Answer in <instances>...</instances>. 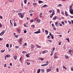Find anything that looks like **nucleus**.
I'll return each mask as SVG.
<instances>
[{
    "mask_svg": "<svg viewBox=\"0 0 73 73\" xmlns=\"http://www.w3.org/2000/svg\"><path fill=\"white\" fill-rule=\"evenodd\" d=\"M0 18L1 19H2V18H3V17L2 16H0Z\"/></svg>",
    "mask_w": 73,
    "mask_h": 73,
    "instance_id": "nucleus-57",
    "label": "nucleus"
},
{
    "mask_svg": "<svg viewBox=\"0 0 73 73\" xmlns=\"http://www.w3.org/2000/svg\"><path fill=\"white\" fill-rule=\"evenodd\" d=\"M40 71H41V69H38L37 70V73H40Z\"/></svg>",
    "mask_w": 73,
    "mask_h": 73,
    "instance_id": "nucleus-10",
    "label": "nucleus"
},
{
    "mask_svg": "<svg viewBox=\"0 0 73 73\" xmlns=\"http://www.w3.org/2000/svg\"><path fill=\"white\" fill-rule=\"evenodd\" d=\"M62 24L63 25H64L65 24V23H64V22H61Z\"/></svg>",
    "mask_w": 73,
    "mask_h": 73,
    "instance_id": "nucleus-36",
    "label": "nucleus"
},
{
    "mask_svg": "<svg viewBox=\"0 0 73 73\" xmlns=\"http://www.w3.org/2000/svg\"><path fill=\"white\" fill-rule=\"evenodd\" d=\"M45 33L46 35H48V30H45Z\"/></svg>",
    "mask_w": 73,
    "mask_h": 73,
    "instance_id": "nucleus-12",
    "label": "nucleus"
},
{
    "mask_svg": "<svg viewBox=\"0 0 73 73\" xmlns=\"http://www.w3.org/2000/svg\"><path fill=\"white\" fill-rule=\"evenodd\" d=\"M14 36L15 37H18V36H17V35H16V33H14Z\"/></svg>",
    "mask_w": 73,
    "mask_h": 73,
    "instance_id": "nucleus-22",
    "label": "nucleus"
},
{
    "mask_svg": "<svg viewBox=\"0 0 73 73\" xmlns=\"http://www.w3.org/2000/svg\"><path fill=\"white\" fill-rule=\"evenodd\" d=\"M70 17L71 18H73V16H71L70 15H69Z\"/></svg>",
    "mask_w": 73,
    "mask_h": 73,
    "instance_id": "nucleus-58",
    "label": "nucleus"
},
{
    "mask_svg": "<svg viewBox=\"0 0 73 73\" xmlns=\"http://www.w3.org/2000/svg\"><path fill=\"white\" fill-rule=\"evenodd\" d=\"M66 40L68 41V42H70L69 38H66Z\"/></svg>",
    "mask_w": 73,
    "mask_h": 73,
    "instance_id": "nucleus-20",
    "label": "nucleus"
},
{
    "mask_svg": "<svg viewBox=\"0 0 73 73\" xmlns=\"http://www.w3.org/2000/svg\"><path fill=\"white\" fill-rule=\"evenodd\" d=\"M6 65H7V64H4V67H6Z\"/></svg>",
    "mask_w": 73,
    "mask_h": 73,
    "instance_id": "nucleus-53",
    "label": "nucleus"
},
{
    "mask_svg": "<svg viewBox=\"0 0 73 73\" xmlns=\"http://www.w3.org/2000/svg\"><path fill=\"white\" fill-rule=\"evenodd\" d=\"M19 15H20L21 18H23V17H24V15H23V14H22L21 13H18Z\"/></svg>",
    "mask_w": 73,
    "mask_h": 73,
    "instance_id": "nucleus-3",
    "label": "nucleus"
},
{
    "mask_svg": "<svg viewBox=\"0 0 73 73\" xmlns=\"http://www.w3.org/2000/svg\"><path fill=\"white\" fill-rule=\"evenodd\" d=\"M54 15V11H53L51 15H52V16H53Z\"/></svg>",
    "mask_w": 73,
    "mask_h": 73,
    "instance_id": "nucleus-21",
    "label": "nucleus"
},
{
    "mask_svg": "<svg viewBox=\"0 0 73 73\" xmlns=\"http://www.w3.org/2000/svg\"><path fill=\"white\" fill-rule=\"evenodd\" d=\"M57 12H58V13H60V10L58 9V10H57Z\"/></svg>",
    "mask_w": 73,
    "mask_h": 73,
    "instance_id": "nucleus-54",
    "label": "nucleus"
},
{
    "mask_svg": "<svg viewBox=\"0 0 73 73\" xmlns=\"http://www.w3.org/2000/svg\"><path fill=\"white\" fill-rule=\"evenodd\" d=\"M16 23H14V27H16Z\"/></svg>",
    "mask_w": 73,
    "mask_h": 73,
    "instance_id": "nucleus-49",
    "label": "nucleus"
},
{
    "mask_svg": "<svg viewBox=\"0 0 73 73\" xmlns=\"http://www.w3.org/2000/svg\"><path fill=\"white\" fill-rule=\"evenodd\" d=\"M40 19H37V23H40Z\"/></svg>",
    "mask_w": 73,
    "mask_h": 73,
    "instance_id": "nucleus-30",
    "label": "nucleus"
},
{
    "mask_svg": "<svg viewBox=\"0 0 73 73\" xmlns=\"http://www.w3.org/2000/svg\"><path fill=\"white\" fill-rule=\"evenodd\" d=\"M53 15H52V14H51L50 16V18H52V17H53Z\"/></svg>",
    "mask_w": 73,
    "mask_h": 73,
    "instance_id": "nucleus-45",
    "label": "nucleus"
},
{
    "mask_svg": "<svg viewBox=\"0 0 73 73\" xmlns=\"http://www.w3.org/2000/svg\"><path fill=\"white\" fill-rule=\"evenodd\" d=\"M55 25L56 26V27H58V25H59V23H58V22H56L55 23Z\"/></svg>",
    "mask_w": 73,
    "mask_h": 73,
    "instance_id": "nucleus-5",
    "label": "nucleus"
},
{
    "mask_svg": "<svg viewBox=\"0 0 73 73\" xmlns=\"http://www.w3.org/2000/svg\"><path fill=\"white\" fill-rule=\"evenodd\" d=\"M65 58L66 59H68L69 58V57H68V56L66 55L65 56Z\"/></svg>",
    "mask_w": 73,
    "mask_h": 73,
    "instance_id": "nucleus-19",
    "label": "nucleus"
},
{
    "mask_svg": "<svg viewBox=\"0 0 73 73\" xmlns=\"http://www.w3.org/2000/svg\"><path fill=\"white\" fill-rule=\"evenodd\" d=\"M19 42H20L21 41H23V38H21L19 39Z\"/></svg>",
    "mask_w": 73,
    "mask_h": 73,
    "instance_id": "nucleus-11",
    "label": "nucleus"
},
{
    "mask_svg": "<svg viewBox=\"0 0 73 73\" xmlns=\"http://www.w3.org/2000/svg\"><path fill=\"white\" fill-rule=\"evenodd\" d=\"M60 6H62V5L61 4H59L58 5H57V7H60Z\"/></svg>",
    "mask_w": 73,
    "mask_h": 73,
    "instance_id": "nucleus-28",
    "label": "nucleus"
},
{
    "mask_svg": "<svg viewBox=\"0 0 73 73\" xmlns=\"http://www.w3.org/2000/svg\"><path fill=\"white\" fill-rule=\"evenodd\" d=\"M61 42H60L59 43V45H61Z\"/></svg>",
    "mask_w": 73,
    "mask_h": 73,
    "instance_id": "nucleus-59",
    "label": "nucleus"
},
{
    "mask_svg": "<svg viewBox=\"0 0 73 73\" xmlns=\"http://www.w3.org/2000/svg\"><path fill=\"white\" fill-rule=\"evenodd\" d=\"M24 1V3L25 4H27V0H23Z\"/></svg>",
    "mask_w": 73,
    "mask_h": 73,
    "instance_id": "nucleus-27",
    "label": "nucleus"
},
{
    "mask_svg": "<svg viewBox=\"0 0 73 73\" xmlns=\"http://www.w3.org/2000/svg\"><path fill=\"white\" fill-rule=\"evenodd\" d=\"M6 47L8 48L9 47V44H7L6 45Z\"/></svg>",
    "mask_w": 73,
    "mask_h": 73,
    "instance_id": "nucleus-29",
    "label": "nucleus"
},
{
    "mask_svg": "<svg viewBox=\"0 0 73 73\" xmlns=\"http://www.w3.org/2000/svg\"><path fill=\"white\" fill-rule=\"evenodd\" d=\"M29 12H32V10H30V11H29Z\"/></svg>",
    "mask_w": 73,
    "mask_h": 73,
    "instance_id": "nucleus-64",
    "label": "nucleus"
},
{
    "mask_svg": "<svg viewBox=\"0 0 73 73\" xmlns=\"http://www.w3.org/2000/svg\"><path fill=\"white\" fill-rule=\"evenodd\" d=\"M72 52V50L70 49H69V52Z\"/></svg>",
    "mask_w": 73,
    "mask_h": 73,
    "instance_id": "nucleus-33",
    "label": "nucleus"
},
{
    "mask_svg": "<svg viewBox=\"0 0 73 73\" xmlns=\"http://www.w3.org/2000/svg\"><path fill=\"white\" fill-rule=\"evenodd\" d=\"M41 33V32L40 31H38L34 32V33Z\"/></svg>",
    "mask_w": 73,
    "mask_h": 73,
    "instance_id": "nucleus-8",
    "label": "nucleus"
},
{
    "mask_svg": "<svg viewBox=\"0 0 73 73\" xmlns=\"http://www.w3.org/2000/svg\"><path fill=\"white\" fill-rule=\"evenodd\" d=\"M4 33H5V31H4V30L2 32L0 33V36H2V35H3L4 34Z\"/></svg>",
    "mask_w": 73,
    "mask_h": 73,
    "instance_id": "nucleus-2",
    "label": "nucleus"
},
{
    "mask_svg": "<svg viewBox=\"0 0 73 73\" xmlns=\"http://www.w3.org/2000/svg\"><path fill=\"white\" fill-rule=\"evenodd\" d=\"M51 38H52V39H53V38H54V36H53V35L51 36Z\"/></svg>",
    "mask_w": 73,
    "mask_h": 73,
    "instance_id": "nucleus-38",
    "label": "nucleus"
},
{
    "mask_svg": "<svg viewBox=\"0 0 73 73\" xmlns=\"http://www.w3.org/2000/svg\"><path fill=\"white\" fill-rule=\"evenodd\" d=\"M42 13H40V17H42Z\"/></svg>",
    "mask_w": 73,
    "mask_h": 73,
    "instance_id": "nucleus-18",
    "label": "nucleus"
},
{
    "mask_svg": "<svg viewBox=\"0 0 73 73\" xmlns=\"http://www.w3.org/2000/svg\"><path fill=\"white\" fill-rule=\"evenodd\" d=\"M25 45V46H26V45H27V44L26 43H25V44H24Z\"/></svg>",
    "mask_w": 73,
    "mask_h": 73,
    "instance_id": "nucleus-63",
    "label": "nucleus"
},
{
    "mask_svg": "<svg viewBox=\"0 0 73 73\" xmlns=\"http://www.w3.org/2000/svg\"><path fill=\"white\" fill-rule=\"evenodd\" d=\"M59 25H60V27H62V25H61V24H60V23L59 24Z\"/></svg>",
    "mask_w": 73,
    "mask_h": 73,
    "instance_id": "nucleus-61",
    "label": "nucleus"
},
{
    "mask_svg": "<svg viewBox=\"0 0 73 73\" xmlns=\"http://www.w3.org/2000/svg\"><path fill=\"white\" fill-rule=\"evenodd\" d=\"M65 15L66 16H69L68 14H67V12H66V11H65Z\"/></svg>",
    "mask_w": 73,
    "mask_h": 73,
    "instance_id": "nucleus-14",
    "label": "nucleus"
},
{
    "mask_svg": "<svg viewBox=\"0 0 73 73\" xmlns=\"http://www.w3.org/2000/svg\"><path fill=\"white\" fill-rule=\"evenodd\" d=\"M27 53V52H26L25 51H23L22 52V53L23 54V53Z\"/></svg>",
    "mask_w": 73,
    "mask_h": 73,
    "instance_id": "nucleus-34",
    "label": "nucleus"
},
{
    "mask_svg": "<svg viewBox=\"0 0 73 73\" xmlns=\"http://www.w3.org/2000/svg\"><path fill=\"white\" fill-rule=\"evenodd\" d=\"M35 47V45L33 44H31V50H33V48Z\"/></svg>",
    "mask_w": 73,
    "mask_h": 73,
    "instance_id": "nucleus-1",
    "label": "nucleus"
},
{
    "mask_svg": "<svg viewBox=\"0 0 73 73\" xmlns=\"http://www.w3.org/2000/svg\"><path fill=\"white\" fill-rule=\"evenodd\" d=\"M17 31L18 33H20L21 32V31H20V29H17Z\"/></svg>",
    "mask_w": 73,
    "mask_h": 73,
    "instance_id": "nucleus-15",
    "label": "nucleus"
},
{
    "mask_svg": "<svg viewBox=\"0 0 73 73\" xmlns=\"http://www.w3.org/2000/svg\"><path fill=\"white\" fill-rule=\"evenodd\" d=\"M24 33H27V31H25L24 30Z\"/></svg>",
    "mask_w": 73,
    "mask_h": 73,
    "instance_id": "nucleus-50",
    "label": "nucleus"
},
{
    "mask_svg": "<svg viewBox=\"0 0 73 73\" xmlns=\"http://www.w3.org/2000/svg\"><path fill=\"white\" fill-rule=\"evenodd\" d=\"M40 58V60H44V58Z\"/></svg>",
    "mask_w": 73,
    "mask_h": 73,
    "instance_id": "nucleus-62",
    "label": "nucleus"
},
{
    "mask_svg": "<svg viewBox=\"0 0 73 73\" xmlns=\"http://www.w3.org/2000/svg\"><path fill=\"white\" fill-rule=\"evenodd\" d=\"M39 3H44V2L43 1H38Z\"/></svg>",
    "mask_w": 73,
    "mask_h": 73,
    "instance_id": "nucleus-13",
    "label": "nucleus"
},
{
    "mask_svg": "<svg viewBox=\"0 0 73 73\" xmlns=\"http://www.w3.org/2000/svg\"><path fill=\"white\" fill-rule=\"evenodd\" d=\"M54 52V51L53 52V50L51 52V54H50V56H52V55H53V52Z\"/></svg>",
    "mask_w": 73,
    "mask_h": 73,
    "instance_id": "nucleus-23",
    "label": "nucleus"
},
{
    "mask_svg": "<svg viewBox=\"0 0 73 73\" xmlns=\"http://www.w3.org/2000/svg\"><path fill=\"white\" fill-rule=\"evenodd\" d=\"M33 20H31V21H30V22H31V23H33Z\"/></svg>",
    "mask_w": 73,
    "mask_h": 73,
    "instance_id": "nucleus-41",
    "label": "nucleus"
},
{
    "mask_svg": "<svg viewBox=\"0 0 73 73\" xmlns=\"http://www.w3.org/2000/svg\"><path fill=\"white\" fill-rule=\"evenodd\" d=\"M49 37H50V35H48L47 36V38H49Z\"/></svg>",
    "mask_w": 73,
    "mask_h": 73,
    "instance_id": "nucleus-56",
    "label": "nucleus"
},
{
    "mask_svg": "<svg viewBox=\"0 0 73 73\" xmlns=\"http://www.w3.org/2000/svg\"><path fill=\"white\" fill-rule=\"evenodd\" d=\"M26 57H28H28H30V56H29V55L28 54H26Z\"/></svg>",
    "mask_w": 73,
    "mask_h": 73,
    "instance_id": "nucleus-32",
    "label": "nucleus"
},
{
    "mask_svg": "<svg viewBox=\"0 0 73 73\" xmlns=\"http://www.w3.org/2000/svg\"><path fill=\"white\" fill-rule=\"evenodd\" d=\"M13 58L15 60H17V56H13Z\"/></svg>",
    "mask_w": 73,
    "mask_h": 73,
    "instance_id": "nucleus-7",
    "label": "nucleus"
},
{
    "mask_svg": "<svg viewBox=\"0 0 73 73\" xmlns=\"http://www.w3.org/2000/svg\"><path fill=\"white\" fill-rule=\"evenodd\" d=\"M57 56V53H55L54 54V56Z\"/></svg>",
    "mask_w": 73,
    "mask_h": 73,
    "instance_id": "nucleus-42",
    "label": "nucleus"
},
{
    "mask_svg": "<svg viewBox=\"0 0 73 73\" xmlns=\"http://www.w3.org/2000/svg\"><path fill=\"white\" fill-rule=\"evenodd\" d=\"M16 48L18 49V48H19V47L18 46H17L16 47Z\"/></svg>",
    "mask_w": 73,
    "mask_h": 73,
    "instance_id": "nucleus-48",
    "label": "nucleus"
},
{
    "mask_svg": "<svg viewBox=\"0 0 73 73\" xmlns=\"http://www.w3.org/2000/svg\"><path fill=\"white\" fill-rule=\"evenodd\" d=\"M10 0V2L11 3L13 2V1H14V0Z\"/></svg>",
    "mask_w": 73,
    "mask_h": 73,
    "instance_id": "nucleus-35",
    "label": "nucleus"
},
{
    "mask_svg": "<svg viewBox=\"0 0 73 73\" xmlns=\"http://www.w3.org/2000/svg\"><path fill=\"white\" fill-rule=\"evenodd\" d=\"M42 52H43V53H46L45 52V51H42Z\"/></svg>",
    "mask_w": 73,
    "mask_h": 73,
    "instance_id": "nucleus-55",
    "label": "nucleus"
},
{
    "mask_svg": "<svg viewBox=\"0 0 73 73\" xmlns=\"http://www.w3.org/2000/svg\"><path fill=\"white\" fill-rule=\"evenodd\" d=\"M56 72H59L58 70H59V69H58V68H57L56 69Z\"/></svg>",
    "mask_w": 73,
    "mask_h": 73,
    "instance_id": "nucleus-25",
    "label": "nucleus"
},
{
    "mask_svg": "<svg viewBox=\"0 0 73 73\" xmlns=\"http://www.w3.org/2000/svg\"><path fill=\"white\" fill-rule=\"evenodd\" d=\"M32 27H33V28H35V25H33L31 26Z\"/></svg>",
    "mask_w": 73,
    "mask_h": 73,
    "instance_id": "nucleus-39",
    "label": "nucleus"
},
{
    "mask_svg": "<svg viewBox=\"0 0 73 73\" xmlns=\"http://www.w3.org/2000/svg\"><path fill=\"white\" fill-rule=\"evenodd\" d=\"M61 14H62V15H64V11H62Z\"/></svg>",
    "mask_w": 73,
    "mask_h": 73,
    "instance_id": "nucleus-47",
    "label": "nucleus"
},
{
    "mask_svg": "<svg viewBox=\"0 0 73 73\" xmlns=\"http://www.w3.org/2000/svg\"><path fill=\"white\" fill-rule=\"evenodd\" d=\"M52 27H54V24H52Z\"/></svg>",
    "mask_w": 73,
    "mask_h": 73,
    "instance_id": "nucleus-44",
    "label": "nucleus"
},
{
    "mask_svg": "<svg viewBox=\"0 0 73 73\" xmlns=\"http://www.w3.org/2000/svg\"><path fill=\"white\" fill-rule=\"evenodd\" d=\"M58 57L56 56H54V58H57Z\"/></svg>",
    "mask_w": 73,
    "mask_h": 73,
    "instance_id": "nucleus-37",
    "label": "nucleus"
},
{
    "mask_svg": "<svg viewBox=\"0 0 73 73\" xmlns=\"http://www.w3.org/2000/svg\"><path fill=\"white\" fill-rule=\"evenodd\" d=\"M49 12H50V13H52V11L51 10H50L49 11Z\"/></svg>",
    "mask_w": 73,
    "mask_h": 73,
    "instance_id": "nucleus-46",
    "label": "nucleus"
},
{
    "mask_svg": "<svg viewBox=\"0 0 73 73\" xmlns=\"http://www.w3.org/2000/svg\"><path fill=\"white\" fill-rule=\"evenodd\" d=\"M36 46H37L38 47V48H41V46H38V45H36Z\"/></svg>",
    "mask_w": 73,
    "mask_h": 73,
    "instance_id": "nucleus-26",
    "label": "nucleus"
},
{
    "mask_svg": "<svg viewBox=\"0 0 73 73\" xmlns=\"http://www.w3.org/2000/svg\"><path fill=\"white\" fill-rule=\"evenodd\" d=\"M63 69H64V68L65 69H66V67H65V66H63Z\"/></svg>",
    "mask_w": 73,
    "mask_h": 73,
    "instance_id": "nucleus-51",
    "label": "nucleus"
},
{
    "mask_svg": "<svg viewBox=\"0 0 73 73\" xmlns=\"http://www.w3.org/2000/svg\"><path fill=\"white\" fill-rule=\"evenodd\" d=\"M41 71L42 72V73H44V72H45V70H44V69H41Z\"/></svg>",
    "mask_w": 73,
    "mask_h": 73,
    "instance_id": "nucleus-24",
    "label": "nucleus"
},
{
    "mask_svg": "<svg viewBox=\"0 0 73 73\" xmlns=\"http://www.w3.org/2000/svg\"><path fill=\"white\" fill-rule=\"evenodd\" d=\"M58 17L57 16H55L54 18H53V20H56V19H57Z\"/></svg>",
    "mask_w": 73,
    "mask_h": 73,
    "instance_id": "nucleus-16",
    "label": "nucleus"
},
{
    "mask_svg": "<svg viewBox=\"0 0 73 73\" xmlns=\"http://www.w3.org/2000/svg\"><path fill=\"white\" fill-rule=\"evenodd\" d=\"M51 70V69H47L46 70V71L47 73L49 72H50Z\"/></svg>",
    "mask_w": 73,
    "mask_h": 73,
    "instance_id": "nucleus-6",
    "label": "nucleus"
},
{
    "mask_svg": "<svg viewBox=\"0 0 73 73\" xmlns=\"http://www.w3.org/2000/svg\"><path fill=\"white\" fill-rule=\"evenodd\" d=\"M43 7H48V6L47 5H44L43 6H42Z\"/></svg>",
    "mask_w": 73,
    "mask_h": 73,
    "instance_id": "nucleus-17",
    "label": "nucleus"
},
{
    "mask_svg": "<svg viewBox=\"0 0 73 73\" xmlns=\"http://www.w3.org/2000/svg\"><path fill=\"white\" fill-rule=\"evenodd\" d=\"M46 65H48V64H42L41 65V66H46Z\"/></svg>",
    "mask_w": 73,
    "mask_h": 73,
    "instance_id": "nucleus-9",
    "label": "nucleus"
},
{
    "mask_svg": "<svg viewBox=\"0 0 73 73\" xmlns=\"http://www.w3.org/2000/svg\"><path fill=\"white\" fill-rule=\"evenodd\" d=\"M27 65H29V64H31L29 62H27Z\"/></svg>",
    "mask_w": 73,
    "mask_h": 73,
    "instance_id": "nucleus-40",
    "label": "nucleus"
},
{
    "mask_svg": "<svg viewBox=\"0 0 73 73\" xmlns=\"http://www.w3.org/2000/svg\"><path fill=\"white\" fill-rule=\"evenodd\" d=\"M70 12L71 14H73V9H70Z\"/></svg>",
    "mask_w": 73,
    "mask_h": 73,
    "instance_id": "nucleus-4",
    "label": "nucleus"
},
{
    "mask_svg": "<svg viewBox=\"0 0 73 73\" xmlns=\"http://www.w3.org/2000/svg\"><path fill=\"white\" fill-rule=\"evenodd\" d=\"M7 56V57H10V55L9 54H8Z\"/></svg>",
    "mask_w": 73,
    "mask_h": 73,
    "instance_id": "nucleus-52",
    "label": "nucleus"
},
{
    "mask_svg": "<svg viewBox=\"0 0 73 73\" xmlns=\"http://www.w3.org/2000/svg\"><path fill=\"white\" fill-rule=\"evenodd\" d=\"M53 50V51H54V50H55V48H54V47L53 48V49H52Z\"/></svg>",
    "mask_w": 73,
    "mask_h": 73,
    "instance_id": "nucleus-43",
    "label": "nucleus"
},
{
    "mask_svg": "<svg viewBox=\"0 0 73 73\" xmlns=\"http://www.w3.org/2000/svg\"><path fill=\"white\" fill-rule=\"evenodd\" d=\"M36 5H37V3H33V5H34V6H36Z\"/></svg>",
    "mask_w": 73,
    "mask_h": 73,
    "instance_id": "nucleus-31",
    "label": "nucleus"
},
{
    "mask_svg": "<svg viewBox=\"0 0 73 73\" xmlns=\"http://www.w3.org/2000/svg\"><path fill=\"white\" fill-rule=\"evenodd\" d=\"M69 24H70L71 25V24H72V23H71V22L70 21V22H69Z\"/></svg>",
    "mask_w": 73,
    "mask_h": 73,
    "instance_id": "nucleus-60",
    "label": "nucleus"
}]
</instances>
